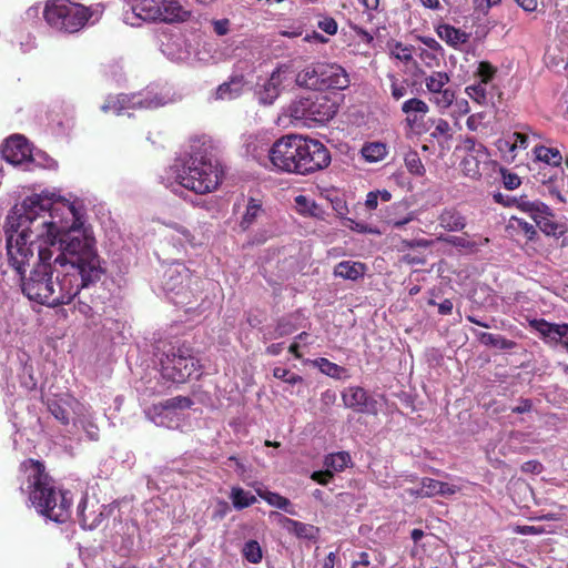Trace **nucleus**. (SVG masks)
Segmentation results:
<instances>
[{"mask_svg":"<svg viewBox=\"0 0 568 568\" xmlns=\"http://www.w3.org/2000/svg\"><path fill=\"white\" fill-rule=\"evenodd\" d=\"M230 498L232 499L233 506L236 509H242L248 506V496L240 487H233Z\"/></svg>","mask_w":568,"mask_h":568,"instance_id":"obj_48","label":"nucleus"},{"mask_svg":"<svg viewBox=\"0 0 568 568\" xmlns=\"http://www.w3.org/2000/svg\"><path fill=\"white\" fill-rule=\"evenodd\" d=\"M361 154L366 162L376 163L388 155V146L379 141L366 142L361 149Z\"/></svg>","mask_w":568,"mask_h":568,"instance_id":"obj_30","label":"nucleus"},{"mask_svg":"<svg viewBox=\"0 0 568 568\" xmlns=\"http://www.w3.org/2000/svg\"><path fill=\"white\" fill-rule=\"evenodd\" d=\"M280 523L285 529L294 534L297 538L307 540H315L318 538L320 528L314 525L297 521L288 517H282Z\"/></svg>","mask_w":568,"mask_h":568,"instance_id":"obj_24","label":"nucleus"},{"mask_svg":"<svg viewBox=\"0 0 568 568\" xmlns=\"http://www.w3.org/2000/svg\"><path fill=\"white\" fill-rule=\"evenodd\" d=\"M295 82L301 88L325 91L345 90L351 81L343 67L336 63L315 62L298 71Z\"/></svg>","mask_w":568,"mask_h":568,"instance_id":"obj_7","label":"nucleus"},{"mask_svg":"<svg viewBox=\"0 0 568 568\" xmlns=\"http://www.w3.org/2000/svg\"><path fill=\"white\" fill-rule=\"evenodd\" d=\"M554 215L548 207V211L542 214H538V216H535L532 220L535 221L536 225L540 229L541 232H544L546 235H554L561 234L562 232L559 231V225L552 220Z\"/></svg>","mask_w":568,"mask_h":568,"instance_id":"obj_37","label":"nucleus"},{"mask_svg":"<svg viewBox=\"0 0 568 568\" xmlns=\"http://www.w3.org/2000/svg\"><path fill=\"white\" fill-rule=\"evenodd\" d=\"M189 280L190 272L187 267L180 262H174L165 268L163 273L162 286L165 292L180 294Z\"/></svg>","mask_w":568,"mask_h":568,"instance_id":"obj_20","label":"nucleus"},{"mask_svg":"<svg viewBox=\"0 0 568 568\" xmlns=\"http://www.w3.org/2000/svg\"><path fill=\"white\" fill-rule=\"evenodd\" d=\"M33 155L36 158V161H30V164L36 163L37 165H39L41 168L50 169V170L57 169V166H58L57 161L53 160L52 158H50L44 152L38 150V151L33 152Z\"/></svg>","mask_w":568,"mask_h":568,"instance_id":"obj_50","label":"nucleus"},{"mask_svg":"<svg viewBox=\"0 0 568 568\" xmlns=\"http://www.w3.org/2000/svg\"><path fill=\"white\" fill-rule=\"evenodd\" d=\"M160 375L171 384L185 383L193 375H200L199 359L186 346L170 345L159 354Z\"/></svg>","mask_w":568,"mask_h":568,"instance_id":"obj_8","label":"nucleus"},{"mask_svg":"<svg viewBox=\"0 0 568 568\" xmlns=\"http://www.w3.org/2000/svg\"><path fill=\"white\" fill-rule=\"evenodd\" d=\"M387 48L393 58L404 63H408L413 60L414 47L410 44H404L400 41L390 40L387 42Z\"/></svg>","mask_w":568,"mask_h":568,"instance_id":"obj_35","label":"nucleus"},{"mask_svg":"<svg viewBox=\"0 0 568 568\" xmlns=\"http://www.w3.org/2000/svg\"><path fill=\"white\" fill-rule=\"evenodd\" d=\"M402 112L406 115V125L410 130H416L422 119L429 112V105L419 98H410L402 104Z\"/></svg>","mask_w":568,"mask_h":568,"instance_id":"obj_22","label":"nucleus"},{"mask_svg":"<svg viewBox=\"0 0 568 568\" xmlns=\"http://www.w3.org/2000/svg\"><path fill=\"white\" fill-rule=\"evenodd\" d=\"M193 404L192 399L185 396H176L164 400L163 403L153 405L145 413L146 416L158 426L173 428V416L176 409L190 408Z\"/></svg>","mask_w":568,"mask_h":568,"instance_id":"obj_15","label":"nucleus"},{"mask_svg":"<svg viewBox=\"0 0 568 568\" xmlns=\"http://www.w3.org/2000/svg\"><path fill=\"white\" fill-rule=\"evenodd\" d=\"M496 146L503 153H506V152L510 153L511 154V159H514L516 156L515 153H514L516 151V143H513V140L499 139L496 142Z\"/></svg>","mask_w":568,"mask_h":568,"instance_id":"obj_59","label":"nucleus"},{"mask_svg":"<svg viewBox=\"0 0 568 568\" xmlns=\"http://www.w3.org/2000/svg\"><path fill=\"white\" fill-rule=\"evenodd\" d=\"M190 12L179 0H140L132 11L123 14V21L132 27H139L141 21L179 23L189 19Z\"/></svg>","mask_w":568,"mask_h":568,"instance_id":"obj_5","label":"nucleus"},{"mask_svg":"<svg viewBox=\"0 0 568 568\" xmlns=\"http://www.w3.org/2000/svg\"><path fill=\"white\" fill-rule=\"evenodd\" d=\"M212 27L215 34L222 37L227 34L230 31V20L229 19H219L212 21Z\"/></svg>","mask_w":568,"mask_h":568,"instance_id":"obj_57","label":"nucleus"},{"mask_svg":"<svg viewBox=\"0 0 568 568\" xmlns=\"http://www.w3.org/2000/svg\"><path fill=\"white\" fill-rule=\"evenodd\" d=\"M159 45L161 52L171 61L184 62L191 57V44L181 32L161 29Z\"/></svg>","mask_w":568,"mask_h":568,"instance_id":"obj_14","label":"nucleus"},{"mask_svg":"<svg viewBox=\"0 0 568 568\" xmlns=\"http://www.w3.org/2000/svg\"><path fill=\"white\" fill-rule=\"evenodd\" d=\"M170 90L165 87L149 85L142 91L132 94L110 95L101 105L105 113L112 112L116 115L128 110H153L172 102Z\"/></svg>","mask_w":568,"mask_h":568,"instance_id":"obj_6","label":"nucleus"},{"mask_svg":"<svg viewBox=\"0 0 568 568\" xmlns=\"http://www.w3.org/2000/svg\"><path fill=\"white\" fill-rule=\"evenodd\" d=\"M484 113H474L469 115L466 120V126L470 131H477L479 126L481 125V122L484 120Z\"/></svg>","mask_w":568,"mask_h":568,"instance_id":"obj_60","label":"nucleus"},{"mask_svg":"<svg viewBox=\"0 0 568 568\" xmlns=\"http://www.w3.org/2000/svg\"><path fill=\"white\" fill-rule=\"evenodd\" d=\"M465 91H466L467 95L471 100L477 102L478 104L486 103V100H487L486 83L478 82V83L470 84V85L466 87Z\"/></svg>","mask_w":568,"mask_h":568,"instance_id":"obj_44","label":"nucleus"},{"mask_svg":"<svg viewBox=\"0 0 568 568\" xmlns=\"http://www.w3.org/2000/svg\"><path fill=\"white\" fill-rule=\"evenodd\" d=\"M316 365L320 371L333 378L341 379L347 376V369L343 366H339L327 358L321 357L316 361Z\"/></svg>","mask_w":568,"mask_h":568,"instance_id":"obj_39","label":"nucleus"},{"mask_svg":"<svg viewBox=\"0 0 568 568\" xmlns=\"http://www.w3.org/2000/svg\"><path fill=\"white\" fill-rule=\"evenodd\" d=\"M351 462L352 458L347 452H337L327 455L324 459V465L332 471H343Z\"/></svg>","mask_w":568,"mask_h":568,"instance_id":"obj_38","label":"nucleus"},{"mask_svg":"<svg viewBox=\"0 0 568 568\" xmlns=\"http://www.w3.org/2000/svg\"><path fill=\"white\" fill-rule=\"evenodd\" d=\"M439 225L448 232H458L465 229L466 217L454 207H446L438 215Z\"/></svg>","mask_w":568,"mask_h":568,"instance_id":"obj_26","label":"nucleus"},{"mask_svg":"<svg viewBox=\"0 0 568 568\" xmlns=\"http://www.w3.org/2000/svg\"><path fill=\"white\" fill-rule=\"evenodd\" d=\"M318 28L329 36H334L337 32V22L332 17H325L318 21Z\"/></svg>","mask_w":568,"mask_h":568,"instance_id":"obj_53","label":"nucleus"},{"mask_svg":"<svg viewBox=\"0 0 568 568\" xmlns=\"http://www.w3.org/2000/svg\"><path fill=\"white\" fill-rule=\"evenodd\" d=\"M48 408L50 413L54 416L55 419L60 420L62 424H69V412L63 406H61L58 402L53 400L48 404Z\"/></svg>","mask_w":568,"mask_h":568,"instance_id":"obj_49","label":"nucleus"},{"mask_svg":"<svg viewBox=\"0 0 568 568\" xmlns=\"http://www.w3.org/2000/svg\"><path fill=\"white\" fill-rule=\"evenodd\" d=\"M295 207L297 213L303 216H311L317 220L325 219V211L306 195L300 194L295 197Z\"/></svg>","mask_w":568,"mask_h":568,"instance_id":"obj_29","label":"nucleus"},{"mask_svg":"<svg viewBox=\"0 0 568 568\" xmlns=\"http://www.w3.org/2000/svg\"><path fill=\"white\" fill-rule=\"evenodd\" d=\"M534 153L536 159L547 164L559 166L562 162V155L558 149L538 145L535 148Z\"/></svg>","mask_w":568,"mask_h":568,"instance_id":"obj_36","label":"nucleus"},{"mask_svg":"<svg viewBox=\"0 0 568 568\" xmlns=\"http://www.w3.org/2000/svg\"><path fill=\"white\" fill-rule=\"evenodd\" d=\"M497 68L488 61H480L475 73L479 78V82L488 84L496 75Z\"/></svg>","mask_w":568,"mask_h":568,"instance_id":"obj_45","label":"nucleus"},{"mask_svg":"<svg viewBox=\"0 0 568 568\" xmlns=\"http://www.w3.org/2000/svg\"><path fill=\"white\" fill-rule=\"evenodd\" d=\"M334 477L331 469L326 467L325 470H317L311 475V478L320 485H327Z\"/></svg>","mask_w":568,"mask_h":568,"instance_id":"obj_55","label":"nucleus"},{"mask_svg":"<svg viewBox=\"0 0 568 568\" xmlns=\"http://www.w3.org/2000/svg\"><path fill=\"white\" fill-rule=\"evenodd\" d=\"M424 74V83L427 92L432 95L430 101L439 109L446 110L450 108L456 100L455 90L448 87L450 77L445 71H433Z\"/></svg>","mask_w":568,"mask_h":568,"instance_id":"obj_12","label":"nucleus"},{"mask_svg":"<svg viewBox=\"0 0 568 568\" xmlns=\"http://www.w3.org/2000/svg\"><path fill=\"white\" fill-rule=\"evenodd\" d=\"M450 131L452 128L448 121L440 118L435 122V128L430 135L434 139L445 138L446 140H448L452 138Z\"/></svg>","mask_w":568,"mask_h":568,"instance_id":"obj_47","label":"nucleus"},{"mask_svg":"<svg viewBox=\"0 0 568 568\" xmlns=\"http://www.w3.org/2000/svg\"><path fill=\"white\" fill-rule=\"evenodd\" d=\"M435 31L440 40H443L448 47L456 50L469 40V33L449 23H438L435 27Z\"/></svg>","mask_w":568,"mask_h":568,"instance_id":"obj_23","label":"nucleus"},{"mask_svg":"<svg viewBox=\"0 0 568 568\" xmlns=\"http://www.w3.org/2000/svg\"><path fill=\"white\" fill-rule=\"evenodd\" d=\"M88 508V500L83 497L78 505L77 516L83 529L93 530L101 525L110 510L105 505L98 504H92L89 511Z\"/></svg>","mask_w":568,"mask_h":568,"instance_id":"obj_17","label":"nucleus"},{"mask_svg":"<svg viewBox=\"0 0 568 568\" xmlns=\"http://www.w3.org/2000/svg\"><path fill=\"white\" fill-rule=\"evenodd\" d=\"M529 326L549 342H560L568 351V324L549 323L544 318L529 321Z\"/></svg>","mask_w":568,"mask_h":568,"instance_id":"obj_19","label":"nucleus"},{"mask_svg":"<svg viewBox=\"0 0 568 568\" xmlns=\"http://www.w3.org/2000/svg\"><path fill=\"white\" fill-rule=\"evenodd\" d=\"M513 143H516L517 149H527L528 146V136L520 132L513 133Z\"/></svg>","mask_w":568,"mask_h":568,"instance_id":"obj_63","label":"nucleus"},{"mask_svg":"<svg viewBox=\"0 0 568 568\" xmlns=\"http://www.w3.org/2000/svg\"><path fill=\"white\" fill-rule=\"evenodd\" d=\"M517 209L534 219L535 216H538V214L546 213L548 211V205L538 200L531 201L528 195L523 194L518 196Z\"/></svg>","mask_w":568,"mask_h":568,"instance_id":"obj_32","label":"nucleus"},{"mask_svg":"<svg viewBox=\"0 0 568 568\" xmlns=\"http://www.w3.org/2000/svg\"><path fill=\"white\" fill-rule=\"evenodd\" d=\"M255 491L268 505H271L275 508L282 509L290 515H296V511H295L294 507L292 506L288 498L282 496L277 493H273V491H270V490L263 489V488H255Z\"/></svg>","mask_w":568,"mask_h":568,"instance_id":"obj_31","label":"nucleus"},{"mask_svg":"<svg viewBox=\"0 0 568 568\" xmlns=\"http://www.w3.org/2000/svg\"><path fill=\"white\" fill-rule=\"evenodd\" d=\"M487 160L488 158H479V155H466L462 161V170L466 176L478 180L481 176L480 165Z\"/></svg>","mask_w":568,"mask_h":568,"instance_id":"obj_33","label":"nucleus"},{"mask_svg":"<svg viewBox=\"0 0 568 568\" xmlns=\"http://www.w3.org/2000/svg\"><path fill=\"white\" fill-rule=\"evenodd\" d=\"M2 158L13 165H30V161H36L33 151L23 135H11L1 146Z\"/></svg>","mask_w":568,"mask_h":568,"instance_id":"obj_16","label":"nucleus"},{"mask_svg":"<svg viewBox=\"0 0 568 568\" xmlns=\"http://www.w3.org/2000/svg\"><path fill=\"white\" fill-rule=\"evenodd\" d=\"M301 175H307L327 168L331 164V152L318 140L301 135Z\"/></svg>","mask_w":568,"mask_h":568,"instance_id":"obj_11","label":"nucleus"},{"mask_svg":"<svg viewBox=\"0 0 568 568\" xmlns=\"http://www.w3.org/2000/svg\"><path fill=\"white\" fill-rule=\"evenodd\" d=\"M404 163L407 171L416 176H424L426 169L417 151L409 150L404 156Z\"/></svg>","mask_w":568,"mask_h":568,"instance_id":"obj_41","label":"nucleus"},{"mask_svg":"<svg viewBox=\"0 0 568 568\" xmlns=\"http://www.w3.org/2000/svg\"><path fill=\"white\" fill-rule=\"evenodd\" d=\"M273 376L290 385L303 383V377L301 375L293 373L285 367H275L273 369Z\"/></svg>","mask_w":568,"mask_h":568,"instance_id":"obj_46","label":"nucleus"},{"mask_svg":"<svg viewBox=\"0 0 568 568\" xmlns=\"http://www.w3.org/2000/svg\"><path fill=\"white\" fill-rule=\"evenodd\" d=\"M478 338H479L480 343H483L484 345L493 346V347L504 349V351H510L517 346L516 342H514L511 339H507L506 337H504L501 335H495L491 333L481 332L478 335Z\"/></svg>","mask_w":568,"mask_h":568,"instance_id":"obj_34","label":"nucleus"},{"mask_svg":"<svg viewBox=\"0 0 568 568\" xmlns=\"http://www.w3.org/2000/svg\"><path fill=\"white\" fill-rule=\"evenodd\" d=\"M286 73L287 70L282 68H277L272 72L271 77L255 92L260 103L272 104L274 102L280 95Z\"/></svg>","mask_w":568,"mask_h":568,"instance_id":"obj_21","label":"nucleus"},{"mask_svg":"<svg viewBox=\"0 0 568 568\" xmlns=\"http://www.w3.org/2000/svg\"><path fill=\"white\" fill-rule=\"evenodd\" d=\"M438 241H443L457 248L464 250L467 253H476L480 246L489 243L488 237H480L479 241L469 239V236H439Z\"/></svg>","mask_w":568,"mask_h":568,"instance_id":"obj_28","label":"nucleus"},{"mask_svg":"<svg viewBox=\"0 0 568 568\" xmlns=\"http://www.w3.org/2000/svg\"><path fill=\"white\" fill-rule=\"evenodd\" d=\"M101 13L100 4L85 7L70 0H48L43 8V18L47 24L63 33L80 31L91 18Z\"/></svg>","mask_w":568,"mask_h":568,"instance_id":"obj_4","label":"nucleus"},{"mask_svg":"<svg viewBox=\"0 0 568 568\" xmlns=\"http://www.w3.org/2000/svg\"><path fill=\"white\" fill-rule=\"evenodd\" d=\"M400 244L402 250L416 247L427 248L432 245V241L426 239L402 240Z\"/></svg>","mask_w":568,"mask_h":568,"instance_id":"obj_56","label":"nucleus"},{"mask_svg":"<svg viewBox=\"0 0 568 568\" xmlns=\"http://www.w3.org/2000/svg\"><path fill=\"white\" fill-rule=\"evenodd\" d=\"M290 114L295 120L326 123L337 113L338 105L331 97L322 93H308L298 97L290 104Z\"/></svg>","mask_w":568,"mask_h":568,"instance_id":"obj_10","label":"nucleus"},{"mask_svg":"<svg viewBox=\"0 0 568 568\" xmlns=\"http://www.w3.org/2000/svg\"><path fill=\"white\" fill-rule=\"evenodd\" d=\"M366 272V265L362 262L342 261L334 267L333 274L343 280L357 281L363 277Z\"/></svg>","mask_w":568,"mask_h":568,"instance_id":"obj_27","label":"nucleus"},{"mask_svg":"<svg viewBox=\"0 0 568 568\" xmlns=\"http://www.w3.org/2000/svg\"><path fill=\"white\" fill-rule=\"evenodd\" d=\"M387 78L390 82V97L395 101H399L407 94V85L405 80H399L396 74L388 73Z\"/></svg>","mask_w":568,"mask_h":568,"instance_id":"obj_43","label":"nucleus"},{"mask_svg":"<svg viewBox=\"0 0 568 568\" xmlns=\"http://www.w3.org/2000/svg\"><path fill=\"white\" fill-rule=\"evenodd\" d=\"M342 399L346 407L353 408L355 412L376 413V400L371 398L363 387L346 388L342 394Z\"/></svg>","mask_w":568,"mask_h":568,"instance_id":"obj_18","label":"nucleus"},{"mask_svg":"<svg viewBox=\"0 0 568 568\" xmlns=\"http://www.w3.org/2000/svg\"><path fill=\"white\" fill-rule=\"evenodd\" d=\"M459 488L445 481L433 478H423L422 489L417 494L422 497H433L436 495L450 496L456 494Z\"/></svg>","mask_w":568,"mask_h":568,"instance_id":"obj_25","label":"nucleus"},{"mask_svg":"<svg viewBox=\"0 0 568 568\" xmlns=\"http://www.w3.org/2000/svg\"><path fill=\"white\" fill-rule=\"evenodd\" d=\"M301 135L290 134L276 140L273 145L267 149L266 155L263 158L255 153L254 158L263 165L271 166L280 172L294 173L301 175Z\"/></svg>","mask_w":568,"mask_h":568,"instance_id":"obj_9","label":"nucleus"},{"mask_svg":"<svg viewBox=\"0 0 568 568\" xmlns=\"http://www.w3.org/2000/svg\"><path fill=\"white\" fill-rule=\"evenodd\" d=\"M247 77L248 61H237L233 67L229 81L223 82L215 90V100H234L241 97L248 82Z\"/></svg>","mask_w":568,"mask_h":568,"instance_id":"obj_13","label":"nucleus"},{"mask_svg":"<svg viewBox=\"0 0 568 568\" xmlns=\"http://www.w3.org/2000/svg\"><path fill=\"white\" fill-rule=\"evenodd\" d=\"M213 151L210 138L192 139L189 151L178 156L160 175L161 183L180 196L184 190L196 194L214 191L221 183L222 169Z\"/></svg>","mask_w":568,"mask_h":568,"instance_id":"obj_2","label":"nucleus"},{"mask_svg":"<svg viewBox=\"0 0 568 568\" xmlns=\"http://www.w3.org/2000/svg\"><path fill=\"white\" fill-rule=\"evenodd\" d=\"M462 149L466 152V155H479V158H489L487 148L473 136H466L463 139Z\"/></svg>","mask_w":568,"mask_h":568,"instance_id":"obj_42","label":"nucleus"},{"mask_svg":"<svg viewBox=\"0 0 568 568\" xmlns=\"http://www.w3.org/2000/svg\"><path fill=\"white\" fill-rule=\"evenodd\" d=\"M75 310L85 318H91L93 316L92 306L81 300H79L78 304L75 305Z\"/></svg>","mask_w":568,"mask_h":568,"instance_id":"obj_64","label":"nucleus"},{"mask_svg":"<svg viewBox=\"0 0 568 568\" xmlns=\"http://www.w3.org/2000/svg\"><path fill=\"white\" fill-rule=\"evenodd\" d=\"M500 173L503 176L504 186L507 190H516L517 187L520 186L521 180L516 173H513L506 169H501Z\"/></svg>","mask_w":568,"mask_h":568,"instance_id":"obj_51","label":"nucleus"},{"mask_svg":"<svg viewBox=\"0 0 568 568\" xmlns=\"http://www.w3.org/2000/svg\"><path fill=\"white\" fill-rule=\"evenodd\" d=\"M80 423L90 440L99 439V428L90 418L83 417L80 419Z\"/></svg>","mask_w":568,"mask_h":568,"instance_id":"obj_52","label":"nucleus"},{"mask_svg":"<svg viewBox=\"0 0 568 568\" xmlns=\"http://www.w3.org/2000/svg\"><path fill=\"white\" fill-rule=\"evenodd\" d=\"M20 489L37 513L54 523H65L71 517L73 496L70 490L58 487L48 475L43 464L29 459L21 465Z\"/></svg>","mask_w":568,"mask_h":568,"instance_id":"obj_3","label":"nucleus"},{"mask_svg":"<svg viewBox=\"0 0 568 568\" xmlns=\"http://www.w3.org/2000/svg\"><path fill=\"white\" fill-rule=\"evenodd\" d=\"M419 58L423 63L428 68H434L439 65V59L437 55L427 49H420Z\"/></svg>","mask_w":568,"mask_h":568,"instance_id":"obj_54","label":"nucleus"},{"mask_svg":"<svg viewBox=\"0 0 568 568\" xmlns=\"http://www.w3.org/2000/svg\"><path fill=\"white\" fill-rule=\"evenodd\" d=\"M544 467L542 464L538 460H528L521 465V471L529 474H540Z\"/></svg>","mask_w":568,"mask_h":568,"instance_id":"obj_61","label":"nucleus"},{"mask_svg":"<svg viewBox=\"0 0 568 568\" xmlns=\"http://www.w3.org/2000/svg\"><path fill=\"white\" fill-rule=\"evenodd\" d=\"M516 222H517V225L518 227L524 232V234L526 235V237L528 240H534L536 234H537V231L535 229V226L521 219H514Z\"/></svg>","mask_w":568,"mask_h":568,"instance_id":"obj_58","label":"nucleus"},{"mask_svg":"<svg viewBox=\"0 0 568 568\" xmlns=\"http://www.w3.org/2000/svg\"><path fill=\"white\" fill-rule=\"evenodd\" d=\"M7 264L22 293L48 307L69 304L105 273L82 201L48 191L27 196L4 224Z\"/></svg>","mask_w":568,"mask_h":568,"instance_id":"obj_1","label":"nucleus"},{"mask_svg":"<svg viewBox=\"0 0 568 568\" xmlns=\"http://www.w3.org/2000/svg\"><path fill=\"white\" fill-rule=\"evenodd\" d=\"M170 229L174 231L172 234V237L179 241L180 245H183L184 243H189L191 245H197L201 244V240H196L195 235H193L185 226L176 223V222H170L166 224Z\"/></svg>","mask_w":568,"mask_h":568,"instance_id":"obj_40","label":"nucleus"},{"mask_svg":"<svg viewBox=\"0 0 568 568\" xmlns=\"http://www.w3.org/2000/svg\"><path fill=\"white\" fill-rule=\"evenodd\" d=\"M263 558V551L257 541L251 540V564H257Z\"/></svg>","mask_w":568,"mask_h":568,"instance_id":"obj_62","label":"nucleus"}]
</instances>
